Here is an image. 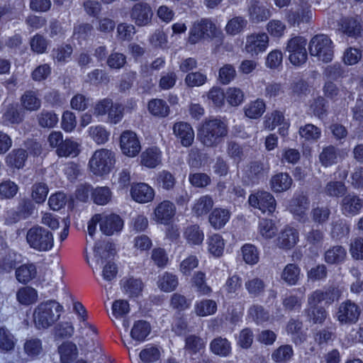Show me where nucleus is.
<instances>
[{"instance_id": "15", "label": "nucleus", "mask_w": 363, "mask_h": 363, "mask_svg": "<svg viewBox=\"0 0 363 363\" xmlns=\"http://www.w3.org/2000/svg\"><path fill=\"white\" fill-rule=\"evenodd\" d=\"M130 195L135 201L145 203L153 200L155 191L145 183H136L131 186Z\"/></svg>"}, {"instance_id": "46", "label": "nucleus", "mask_w": 363, "mask_h": 363, "mask_svg": "<svg viewBox=\"0 0 363 363\" xmlns=\"http://www.w3.org/2000/svg\"><path fill=\"white\" fill-rule=\"evenodd\" d=\"M150 112L157 116L165 117L168 115L169 109L166 103L161 99H154L149 102Z\"/></svg>"}, {"instance_id": "4", "label": "nucleus", "mask_w": 363, "mask_h": 363, "mask_svg": "<svg viewBox=\"0 0 363 363\" xmlns=\"http://www.w3.org/2000/svg\"><path fill=\"white\" fill-rule=\"evenodd\" d=\"M114 162V155L111 151L101 149L94 152L89 160V166L94 174L103 176L110 172Z\"/></svg>"}, {"instance_id": "29", "label": "nucleus", "mask_w": 363, "mask_h": 363, "mask_svg": "<svg viewBox=\"0 0 363 363\" xmlns=\"http://www.w3.org/2000/svg\"><path fill=\"white\" fill-rule=\"evenodd\" d=\"M60 355V359L63 363H69L72 362L77 356V347L71 342H66L62 343L58 348Z\"/></svg>"}, {"instance_id": "8", "label": "nucleus", "mask_w": 363, "mask_h": 363, "mask_svg": "<svg viewBox=\"0 0 363 363\" xmlns=\"http://www.w3.org/2000/svg\"><path fill=\"white\" fill-rule=\"evenodd\" d=\"M269 43V38L265 33H254L246 37L245 51L252 57L264 52Z\"/></svg>"}, {"instance_id": "47", "label": "nucleus", "mask_w": 363, "mask_h": 363, "mask_svg": "<svg viewBox=\"0 0 363 363\" xmlns=\"http://www.w3.org/2000/svg\"><path fill=\"white\" fill-rule=\"evenodd\" d=\"M350 281L351 283V291L354 293H359L363 291V274L359 269L352 267L350 271Z\"/></svg>"}, {"instance_id": "51", "label": "nucleus", "mask_w": 363, "mask_h": 363, "mask_svg": "<svg viewBox=\"0 0 363 363\" xmlns=\"http://www.w3.org/2000/svg\"><path fill=\"white\" fill-rule=\"evenodd\" d=\"M192 282L197 291L203 295H208L212 291L211 288L206 283L205 274L201 272H197L194 275Z\"/></svg>"}, {"instance_id": "39", "label": "nucleus", "mask_w": 363, "mask_h": 363, "mask_svg": "<svg viewBox=\"0 0 363 363\" xmlns=\"http://www.w3.org/2000/svg\"><path fill=\"white\" fill-rule=\"evenodd\" d=\"M150 331V326L149 323L145 320H139L134 324L130 334L133 339L142 341L147 336Z\"/></svg>"}, {"instance_id": "52", "label": "nucleus", "mask_w": 363, "mask_h": 363, "mask_svg": "<svg viewBox=\"0 0 363 363\" xmlns=\"http://www.w3.org/2000/svg\"><path fill=\"white\" fill-rule=\"evenodd\" d=\"M48 187L45 183L35 184L32 187V198L38 203H43L47 198Z\"/></svg>"}, {"instance_id": "59", "label": "nucleus", "mask_w": 363, "mask_h": 363, "mask_svg": "<svg viewBox=\"0 0 363 363\" xmlns=\"http://www.w3.org/2000/svg\"><path fill=\"white\" fill-rule=\"evenodd\" d=\"M286 25L279 20H272L267 25V30L274 37L280 38L284 35Z\"/></svg>"}, {"instance_id": "49", "label": "nucleus", "mask_w": 363, "mask_h": 363, "mask_svg": "<svg viewBox=\"0 0 363 363\" xmlns=\"http://www.w3.org/2000/svg\"><path fill=\"white\" fill-rule=\"evenodd\" d=\"M287 332L293 336L296 344L301 343L304 340L302 333V323L301 322L291 320L287 325Z\"/></svg>"}, {"instance_id": "64", "label": "nucleus", "mask_w": 363, "mask_h": 363, "mask_svg": "<svg viewBox=\"0 0 363 363\" xmlns=\"http://www.w3.org/2000/svg\"><path fill=\"white\" fill-rule=\"evenodd\" d=\"M124 289L130 296H137L142 291V282L138 279H129L124 284Z\"/></svg>"}, {"instance_id": "12", "label": "nucleus", "mask_w": 363, "mask_h": 363, "mask_svg": "<svg viewBox=\"0 0 363 363\" xmlns=\"http://www.w3.org/2000/svg\"><path fill=\"white\" fill-rule=\"evenodd\" d=\"M250 204L258 208L262 212L272 213L276 208V201L273 196L269 192L262 191L249 198Z\"/></svg>"}, {"instance_id": "5", "label": "nucleus", "mask_w": 363, "mask_h": 363, "mask_svg": "<svg viewBox=\"0 0 363 363\" xmlns=\"http://www.w3.org/2000/svg\"><path fill=\"white\" fill-rule=\"evenodd\" d=\"M220 34V31L211 20L201 19L194 23L190 30L188 42L194 45L206 37L217 38Z\"/></svg>"}, {"instance_id": "40", "label": "nucleus", "mask_w": 363, "mask_h": 363, "mask_svg": "<svg viewBox=\"0 0 363 363\" xmlns=\"http://www.w3.org/2000/svg\"><path fill=\"white\" fill-rule=\"evenodd\" d=\"M27 158V153L23 149H18L12 151L6 157V163L16 168H21L23 166Z\"/></svg>"}, {"instance_id": "54", "label": "nucleus", "mask_w": 363, "mask_h": 363, "mask_svg": "<svg viewBox=\"0 0 363 363\" xmlns=\"http://www.w3.org/2000/svg\"><path fill=\"white\" fill-rule=\"evenodd\" d=\"M38 119L39 125L43 128H52L58 121V118L55 113L45 111L38 115Z\"/></svg>"}, {"instance_id": "38", "label": "nucleus", "mask_w": 363, "mask_h": 363, "mask_svg": "<svg viewBox=\"0 0 363 363\" xmlns=\"http://www.w3.org/2000/svg\"><path fill=\"white\" fill-rule=\"evenodd\" d=\"M309 207L308 198L305 196H299L294 199L290 205L291 211L295 215L303 217Z\"/></svg>"}, {"instance_id": "18", "label": "nucleus", "mask_w": 363, "mask_h": 363, "mask_svg": "<svg viewBox=\"0 0 363 363\" xmlns=\"http://www.w3.org/2000/svg\"><path fill=\"white\" fill-rule=\"evenodd\" d=\"M173 132L174 135L180 139L184 146H190L194 141V130L187 123H176L173 126Z\"/></svg>"}, {"instance_id": "28", "label": "nucleus", "mask_w": 363, "mask_h": 363, "mask_svg": "<svg viewBox=\"0 0 363 363\" xmlns=\"http://www.w3.org/2000/svg\"><path fill=\"white\" fill-rule=\"evenodd\" d=\"M213 353L220 357H227L231 352L230 343L226 338H215L210 345Z\"/></svg>"}, {"instance_id": "24", "label": "nucleus", "mask_w": 363, "mask_h": 363, "mask_svg": "<svg viewBox=\"0 0 363 363\" xmlns=\"http://www.w3.org/2000/svg\"><path fill=\"white\" fill-rule=\"evenodd\" d=\"M21 104L24 109L35 111L40 107L41 101L35 92L26 91L21 97Z\"/></svg>"}, {"instance_id": "23", "label": "nucleus", "mask_w": 363, "mask_h": 363, "mask_svg": "<svg viewBox=\"0 0 363 363\" xmlns=\"http://www.w3.org/2000/svg\"><path fill=\"white\" fill-rule=\"evenodd\" d=\"M37 291L30 286H23L16 292V299L22 305L29 306L38 301Z\"/></svg>"}, {"instance_id": "36", "label": "nucleus", "mask_w": 363, "mask_h": 363, "mask_svg": "<svg viewBox=\"0 0 363 363\" xmlns=\"http://www.w3.org/2000/svg\"><path fill=\"white\" fill-rule=\"evenodd\" d=\"M213 206L212 198L208 195L201 196L195 203L193 211L198 216L207 214Z\"/></svg>"}, {"instance_id": "20", "label": "nucleus", "mask_w": 363, "mask_h": 363, "mask_svg": "<svg viewBox=\"0 0 363 363\" xmlns=\"http://www.w3.org/2000/svg\"><path fill=\"white\" fill-rule=\"evenodd\" d=\"M363 206V201L355 195L345 196L341 202L342 210L345 214H357Z\"/></svg>"}, {"instance_id": "1", "label": "nucleus", "mask_w": 363, "mask_h": 363, "mask_svg": "<svg viewBox=\"0 0 363 363\" xmlns=\"http://www.w3.org/2000/svg\"><path fill=\"white\" fill-rule=\"evenodd\" d=\"M228 135L227 125L218 119L205 121L201 125L198 138L206 147H216Z\"/></svg>"}, {"instance_id": "17", "label": "nucleus", "mask_w": 363, "mask_h": 363, "mask_svg": "<svg viewBox=\"0 0 363 363\" xmlns=\"http://www.w3.org/2000/svg\"><path fill=\"white\" fill-rule=\"evenodd\" d=\"M298 240V233L294 228L284 229L276 240L277 246L281 249L289 250L294 247Z\"/></svg>"}, {"instance_id": "14", "label": "nucleus", "mask_w": 363, "mask_h": 363, "mask_svg": "<svg viewBox=\"0 0 363 363\" xmlns=\"http://www.w3.org/2000/svg\"><path fill=\"white\" fill-rule=\"evenodd\" d=\"M152 15L150 6L143 2L135 4L131 11L132 20L139 26L147 25L150 22Z\"/></svg>"}, {"instance_id": "11", "label": "nucleus", "mask_w": 363, "mask_h": 363, "mask_svg": "<svg viewBox=\"0 0 363 363\" xmlns=\"http://www.w3.org/2000/svg\"><path fill=\"white\" fill-rule=\"evenodd\" d=\"M120 143L123 153L128 157H134L140 151L141 146L137 135L130 130L122 133Z\"/></svg>"}, {"instance_id": "55", "label": "nucleus", "mask_w": 363, "mask_h": 363, "mask_svg": "<svg viewBox=\"0 0 363 363\" xmlns=\"http://www.w3.org/2000/svg\"><path fill=\"white\" fill-rule=\"evenodd\" d=\"M330 215V210L327 206H318L311 211L313 220L319 224L325 223L329 219Z\"/></svg>"}, {"instance_id": "31", "label": "nucleus", "mask_w": 363, "mask_h": 363, "mask_svg": "<svg viewBox=\"0 0 363 363\" xmlns=\"http://www.w3.org/2000/svg\"><path fill=\"white\" fill-rule=\"evenodd\" d=\"M346 255L347 252L342 246H333L325 252V260L329 264H339L345 260Z\"/></svg>"}, {"instance_id": "7", "label": "nucleus", "mask_w": 363, "mask_h": 363, "mask_svg": "<svg viewBox=\"0 0 363 363\" xmlns=\"http://www.w3.org/2000/svg\"><path fill=\"white\" fill-rule=\"evenodd\" d=\"M307 40L303 37L296 36L291 38L286 45V51L289 52V61L294 65H300L307 60Z\"/></svg>"}, {"instance_id": "27", "label": "nucleus", "mask_w": 363, "mask_h": 363, "mask_svg": "<svg viewBox=\"0 0 363 363\" xmlns=\"http://www.w3.org/2000/svg\"><path fill=\"white\" fill-rule=\"evenodd\" d=\"M184 236L188 243L195 245H201L204 238L203 232L198 225L188 226L184 230Z\"/></svg>"}, {"instance_id": "30", "label": "nucleus", "mask_w": 363, "mask_h": 363, "mask_svg": "<svg viewBox=\"0 0 363 363\" xmlns=\"http://www.w3.org/2000/svg\"><path fill=\"white\" fill-rule=\"evenodd\" d=\"M247 25V21L241 16H235L229 20L225 30L230 35H236L242 33Z\"/></svg>"}, {"instance_id": "37", "label": "nucleus", "mask_w": 363, "mask_h": 363, "mask_svg": "<svg viewBox=\"0 0 363 363\" xmlns=\"http://www.w3.org/2000/svg\"><path fill=\"white\" fill-rule=\"evenodd\" d=\"M91 196L95 203L105 205L111 201L112 192L107 186L96 187L93 189Z\"/></svg>"}, {"instance_id": "63", "label": "nucleus", "mask_w": 363, "mask_h": 363, "mask_svg": "<svg viewBox=\"0 0 363 363\" xmlns=\"http://www.w3.org/2000/svg\"><path fill=\"white\" fill-rule=\"evenodd\" d=\"M17 191L18 186L11 181L8 180L0 184V195L4 198H12Z\"/></svg>"}, {"instance_id": "34", "label": "nucleus", "mask_w": 363, "mask_h": 363, "mask_svg": "<svg viewBox=\"0 0 363 363\" xmlns=\"http://www.w3.org/2000/svg\"><path fill=\"white\" fill-rule=\"evenodd\" d=\"M229 212L225 209L216 208L209 216V222L215 228H220L228 220Z\"/></svg>"}, {"instance_id": "21", "label": "nucleus", "mask_w": 363, "mask_h": 363, "mask_svg": "<svg viewBox=\"0 0 363 363\" xmlns=\"http://www.w3.org/2000/svg\"><path fill=\"white\" fill-rule=\"evenodd\" d=\"M292 184V179L286 173H278L270 180L271 188L274 191L282 192L288 190Z\"/></svg>"}, {"instance_id": "6", "label": "nucleus", "mask_w": 363, "mask_h": 363, "mask_svg": "<svg viewBox=\"0 0 363 363\" xmlns=\"http://www.w3.org/2000/svg\"><path fill=\"white\" fill-rule=\"evenodd\" d=\"M309 52L324 62L331 61L333 57L331 40L325 35H315L309 43Z\"/></svg>"}, {"instance_id": "42", "label": "nucleus", "mask_w": 363, "mask_h": 363, "mask_svg": "<svg viewBox=\"0 0 363 363\" xmlns=\"http://www.w3.org/2000/svg\"><path fill=\"white\" fill-rule=\"evenodd\" d=\"M74 309L81 317L82 325L79 328V333H81L82 337H84L85 336H89L90 332L96 333V329L91 325L85 322V317L84 315L85 310L83 306L80 303H75L74 305Z\"/></svg>"}, {"instance_id": "32", "label": "nucleus", "mask_w": 363, "mask_h": 363, "mask_svg": "<svg viewBox=\"0 0 363 363\" xmlns=\"http://www.w3.org/2000/svg\"><path fill=\"white\" fill-rule=\"evenodd\" d=\"M36 274V268L32 264H23L16 270V277L17 280L23 284H26L34 279Z\"/></svg>"}, {"instance_id": "43", "label": "nucleus", "mask_w": 363, "mask_h": 363, "mask_svg": "<svg viewBox=\"0 0 363 363\" xmlns=\"http://www.w3.org/2000/svg\"><path fill=\"white\" fill-rule=\"evenodd\" d=\"M224 245L223 239L219 235H213L208 239V251L215 257H220L223 254Z\"/></svg>"}, {"instance_id": "13", "label": "nucleus", "mask_w": 363, "mask_h": 363, "mask_svg": "<svg viewBox=\"0 0 363 363\" xmlns=\"http://www.w3.org/2000/svg\"><path fill=\"white\" fill-rule=\"evenodd\" d=\"M248 16L252 23H259L270 18L271 11L263 2L254 0L248 8Z\"/></svg>"}, {"instance_id": "62", "label": "nucleus", "mask_w": 363, "mask_h": 363, "mask_svg": "<svg viewBox=\"0 0 363 363\" xmlns=\"http://www.w3.org/2000/svg\"><path fill=\"white\" fill-rule=\"evenodd\" d=\"M185 347L191 352L196 353L204 347V342L199 337L189 335L186 338Z\"/></svg>"}, {"instance_id": "58", "label": "nucleus", "mask_w": 363, "mask_h": 363, "mask_svg": "<svg viewBox=\"0 0 363 363\" xmlns=\"http://www.w3.org/2000/svg\"><path fill=\"white\" fill-rule=\"evenodd\" d=\"M227 101L233 106H238L244 99L242 91L236 87H230L226 92Z\"/></svg>"}, {"instance_id": "35", "label": "nucleus", "mask_w": 363, "mask_h": 363, "mask_svg": "<svg viewBox=\"0 0 363 363\" xmlns=\"http://www.w3.org/2000/svg\"><path fill=\"white\" fill-rule=\"evenodd\" d=\"M337 155V150L334 146L329 145L323 149L319 155V160L323 166L328 167L336 162Z\"/></svg>"}, {"instance_id": "10", "label": "nucleus", "mask_w": 363, "mask_h": 363, "mask_svg": "<svg viewBox=\"0 0 363 363\" xmlns=\"http://www.w3.org/2000/svg\"><path fill=\"white\" fill-rule=\"evenodd\" d=\"M361 313L359 306L351 301H347L340 304L337 317L342 324L356 323Z\"/></svg>"}, {"instance_id": "33", "label": "nucleus", "mask_w": 363, "mask_h": 363, "mask_svg": "<svg viewBox=\"0 0 363 363\" xmlns=\"http://www.w3.org/2000/svg\"><path fill=\"white\" fill-rule=\"evenodd\" d=\"M158 287L164 292H171L178 286L177 277L169 272H164L159 277Z\"/></svg>"}, {"instance_id": "41", "label": "nucleus", "mask_w": 363, "mask_h": 363, "mask_svg": "<svg viewBox=\"0 0 363 363\" xmlns=\"http://www.w3.org/2000/svg\"><path fill=\"white\" fill-rule=\"evenodd\" d=\"M299 274V268L296 264H289L281 273V279L287 284L294 285L298 280Z\"/></svg>"}, {"instance_id": "57", "label": "nucleus", "mask_w": 363, "mask_h": 363, "mask_svg": "<svg viewBox=\"0 0 363 363\" xmlns=\"http://www.w3.org/2000/svg\"><path fill=\"white\" fill-rule=\"evenodd\" d=\"M242 252L243 259L246 263L253 264L258 262L259 255L255 246L252 245H245L242 248Z\"/></svg>"}, {"instance_id": "19", "label": "nucleus", "mask_w": 363, "mask_h": 363, "mask_svg": "<svg viewBox=\"0 0 363 363\" xmlns=\"http://www.w3.org/2000/svg\"><path fill=\"white\" fill-rule=\"evenodd\" d=\"M175 213L174 205L169 201L161 202L155 210V216L157 221L165 223L169 220Z\"/></svg>"}, {"instance_id": "56", "label": "nucleus", "mask_w": 363, "mask_h": 363, "mask_svg": "<svg viewBox=\"0 0 363 363\" xmlns=\"http://www.w3.org/2000/svg\"><path fill=\"white\" fill-rule=\"evenodd\" d=\"M259 232L265 239H271L274 237L277 228L270 220H262L259 223Z\"/></svg>"}, {"instance_id": "16", "label": "nucleus", "mask_w": 363, "mask_h": 363, "mask_svg": "<svg viewBox=\"0 0 363 363\" xmlns=\"http://www.w3.org/2000/svg\"><path fill=\"white\" fill-rule=\"evenodd\" d=\"M123 225V222L118 215H101L100 229L104 234L111 235L115 232L120 231L122 229Z\"/></svg>"}, {"instance_id": "25", "label": "nucleus", "mask_w": 363, "mask_h": 363, "mask_svg": "<svg viewBox=\"0 0 363 363\" xmlns=\"http://www.w3.org/2000/svg\"><path fill=\"white\" fill-rule=\"evenodd\" d=\"M79 144L71 139H65L61 145L56 149V154L59 157H76L79 153Z\"/></svg>"}, {"instance_id": "3", "label": "nucleus", "mask_w": 363, "mask_h": 363, "mask_svg": "<svg viewBox=\"0 0 363 363\" xmlns=\"http://www.w3.org/2000/svg\"><path fill=\"white\" fill-rule=\"evenodd\" d=\"M26 240L31 248L39 252L49 251L54 245L52 233L40 225H35L28 230Z\"/></svg>"}, {"instance_id": "60", "label": "nucleus", "mask_w": 363, "mask_h": 363, "mask_svg": "<svg viewBox=\"0 0 363 363\" xmlns=\"http://www.w3.org/2000/svg\"><path fill=\"white\" fill-rule=\"evenodd\" d=\"M350 227L345 220H338L333 223L331 234L333 238H341L349 234Z\"/></svg>"}, {"instance_id": "9", "label": "nucleus", "mask_w": 363, "mask_h": 363, "mask_svg": "<svg viewBox=\"0 0 363 363\" xmlns=\"http://www.w3.org/2000/svg\"><path fill=\"white\" fill-rule=\"evenodd\" d=\"M115 254L116 250L113 244H100L95 247L93 255L87 257V262L93 269L98 270L104 261L113 257Z\"/></svg>"}, {"instance_id": "48", "label": "nucleus", "mask_w": 363, "mask_h": 363, "mask_svg": "<svg viewBox=\"0 0 363 363\" xmlns=\"http://www.w3.org/2000/svg\"><path fill=\"white\" fill-rule=\"evenodd\" d=\"M265 111V104L262 100H257L250 103L245 108L246 116L250 118L260 117Z\"/></svg>"}, {"instance_id": "50", "label": "nucleus", "mask_w": 363, "mask_h": 363, "mask_svg": "<svg viewBox=\"0 0 363 363\" xmlns=\"http://www.w3.org/2000/svg\"><path fill=\"white\" fill-rule=\"evenodd\" d=\"M236 76V71L235 67L230 64L224 65L220 68L218 72V80L223 84H228Z\"/></svg>"}, {"instance_id": "2", "label": "nucleus", "mask_w": 363, "mask_h": 363, "mask_svg": "<svg viewBox=\"0 0 363 363\" xmlns=\"http://www.w3.org/2000/svg\"><path fill=\"white\" fill-rule=\"evenodd\" d=\"M62 306L55 301L41 302L33 313V320L38 329H46L58 320Z\"/></svg>"}, {"instance_id": "45", "label": "nucleus", "mask_w": 363, "mask_h": 363, "mask_svg": "<svg viewBox=\"0 0 363 363\" xmlns=\"http://www.w3.org/2000/svg\"><path fill=\"white\" fill-rule=\"evenodd\" d=\"M249 314L255 322L262 324L269 320V312L262 306L253 305L250 308Z\"/></svg>"}, {"instance_id": "61", "label": "nucleus", "mask_w": 363, "mask_h": 363, "mask_svg": "<svg viewBox=\"0 0 363 363\" xmlns=\"http://www.w3.org/2000/svg\"><path fill=\"white\" fill-rule=\"evenodd\" d=\"M206 76L201 72H191L185 78V83L189 87L199 86L206 82Z\"/></svg>"}, {"instance_id": "22", "label": "nucleus", "mask_w": 363, "mask_h": 363, "mask_svg": "<svg viewBox=\"0 0 363 363\" xmlns=\"http://www.w3.org/2000/svg\"><path fill=\"white\" fill-rule=\"evenodd\" d=\"M140 157L143 165L153 168L160 163L161 152L157 147H150L141 154Z\"/></svg>"}, {"instance_id": "53", "label": "nucleus", "mask_w": 363, "mask_h": 363, "mask_svg": "<svg viewBox=\"0 0 363 363\" xmlns=\"http://www.w3.org/2000/svg\"><path fill=\"white\" fill-rule=\"evenodd\" d=\"M245 288L249 294L258 296L264 292L265 284L262 279L255 277L245 282Z\"/></svg>"}, {"instance_id": "26", "label": "nucleus", "mask_w": 363, "mask_h": 363, "mask_svg": "<svg viewBox=\"0 0 363 363\" xmlns=\"http://www.w3.org/2000/svg\"><path fill=\"white\" fill-rule=\"evenodd\" d=\"M340 30L351 37H357L361 32V26L357 21L353 18H345L340 23Z\"/></svg>"}, {"instance_id": "44", "label": "nucleus", "mask_w": 363, "mask_h": 363, "mask_svg": "<svg viewBox=\"0 0 363 363\" xmlns=\"http://www.w3.org/2000/svg\"><path fill=\"white\" fill-rule=\"evenodd\" d=\"M216 309L217 305L214 301L206 299L196 305L195 312L199 316H206L213 314Z\"/></svg>"}]
</instances>
